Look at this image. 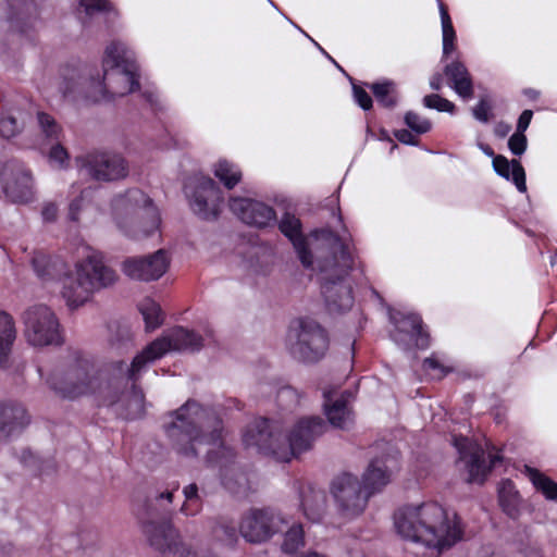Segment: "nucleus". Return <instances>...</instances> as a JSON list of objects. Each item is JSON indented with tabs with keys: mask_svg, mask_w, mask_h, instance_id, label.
I'll list each match as a JSON object with an SVG mask.
<instances>
[{
	"mask_svg": "<svg viewBox=\"0 0 557 557\" xmlns=\"http://www.w3.org/2000/svg\"><path fill=\"white\" fill-rule=\"evenodd\" d=\"M171 416L173 420L165 426V432L175 451L196 457L199 446H209L206 461L219 470L223 485L235 494L245 492L246 473L237 467L234 450L224 442L223 422L216 412L195 400H187Z\"/></svg>",
	"mask_w": 557,
	"mask_h": 557,
	"instance_id": "obj_1",
	"label": "nucleus"
},
{
	"mask_svg": "<svg viewBox=\"0 0 557 557\" xmlns=\"http://www.w3.org/2000/svg\"><path fill=\"white\" fill-rule=\"evenodd\" d=\"M34 271L44 281L59 280L62 283V297L70 308L86 304L94 293L112 286L117 281L116 272L110 268L102 252L88 249L73 270L58 258L35 252L32 258Z\"/></svg>",
	"mask_w": 557,
	"mask_h": 557,
	"instance_id": "obj_2",
	"label": "nucleus"
},
{
	"mask_svg": "<svg viewBox=\"0 0 557 557\" xmlns=\"http://www.w3.org/2000/svg\"><path fill=\"white\" fill-rule=\"evenodd\" d=\"M102 66V79L87 78L78 69L66 67L59 86L63 97L79 94L92 101H99L107 96H125L139 87L137 66L122 42L113 41L106 48Z\"/></svg>",
	"mask_w": 557,
	"mask_h": 557,
	"instance_id": "obj_3",
	"label": "nucleus"
},
{
	"mask_svg": "<svg viewBox=\"0 0 557 557\" xmlns=\"http://www.w3.org/2000/svg\"><path fill=\"white\" fill-rule=\"evenodd\" d=\"M394 524L405 540L442 552L462 539L461 521L436 502L406 505L394 513Z\"/></svg>",
	"mask_w": 557,
	"mask_h": 557,
	"instance_id": "obj_4",
	"label": "nucleus"
},
{
	"mask_svg": "<svg viewBox=\"0 0 557 557\" xmlns=\"http://www.w3.org/2000/svg\"><path fill=\"white\" fill-rule=\"evenodd\" d=\"M325 430L326 424L322 418L305 417L295 423L287 435H283L277 421L258 418L246 428L243 442L247 447H255L260 453L286 462L310 449Z\"/></svg>",
	"mask_w": 557,
	"mask_h": 557,
	"instance_id": "obj_5",
	"label": "nucleus"
},
{
	"mask_svg": "<svg viewBox=\"0 0 557 557\" xmlns=\"http://www.w3.org/2000/svg\"><path fill=\"white\" fill-rule=\"evenodd\" d=\"M317 242L327 245V252H317L313 269L321 274V290L327 310L341 313L354 305L351 286L346 276L354 265V258L346 239L331 230L315 233Z\"/></svg>",
	"mask_w": 557,
	"mask_h": 557,
	"instance_id": "obj_6",
	"label": "nucleus"
},
{
	"mask_svg": "<svg viewBox=\"0 0 557 557\" xmlns=\"http://www.w3.org/2000/svg\"><path fill=\"white\" fill-rule=\"evenodd\" d=\"M117 363L123 364L125 371L129 368L124 361H113L98 370L90 358L75 352L65 372L63 374L52 372L46 379V383L62 398L75 399L89 394H99L104 399L113 380L116 382L129 380L126 375H120L115 369Z\"/></svg>",
	"mask_w": 557,
	"mask_h": 557,
	"instance_id": "obj_7",
	"label": "nucleus"
},
{
	"mask_svg": "<svg viewBox=\"0 0 557 557\" xmlns=\"http://www.w3.org/2000/svg\"><path fill=\"white\" fill-rule=\"evenodd\" d=\"M203 346L202 337L194 331L182 326L174 327L161 337L150 343L141 352H139L125 371L123 364L117 363L115 369L120 375H126L132 380H137L156 360L162 358L169 351H197Z\"/></svg>",
	"mask_w": 557,
	"mask_h": 557,
	"instance_id": "obj_8",
	"label": "nucleus"
},
{
	"mask_svg": "<svg viewBox=\"0 0 557 557\" xmlns=\"http://www.w3.org/2000/svg\"><path fill=\"white\" fill-rule=\"evenodd\" d=\"M286 347L289 354L302 362H317L329 347L325 330L309 318H301L290 323Z\"/></svg>",
	"mask_w": 557,
	"mask_h": 557,
	"instance_id": "obj_9",
	"label": "nucleus"
},
{
	"mask_svg": "<svg viewBox=\"0 0 557 557\" xmlns=\"http://www.w3.org/2000/svg\"><path fill=\"white\" fill-rule=\"evenodd\" d=\"M24 336L35 347L60 345V323L54 312L45 305H33L22 314Z\"/></svg>",
	"mask_w": 557,
	"mask_h": 557,
	"instance_id": "obj_10",
	"label": "nucleus"
},
{
	"mask_svg": "<svg viewBox=\"0 0 557 557\" xmlns=\"http://www.w3.org/2000/svg\"><path fill=\"white\" fill-rule=\"evenodd\" d=\"M114 219L121 228H124V218L139 216L147 219L143 236H149L157 231L160 218L152 200L140 189H129L124 195L116 196L112 201Z\"/></svg>",
	"mask_w": 557,
	"mask_h": 557,
	"instance_id": "obj_11",
	"label": "nucleus"
},
{
	"mask_svg": "<svg viewBox=\"0 0 557 557\" xmlns=\"http://www.w3.org/2000/svg\"><path fill=\"white\" fill-rule=\"evenodd\" d=\"M287 525L288 517L283 512L271 508H255L243 515L239 532L250 543H262L283 532Z\"/></svg>",
	"mask_w": 557,
	"mask_h": 557,
	"instance_id": "obj_12",
	"label": "nucleus"
},
{
	"mask_svg": "<svg viewBox=\"0 0 557 557\" xmlns=\"http://www.w3.org/2000/svg\"><path fill=\"white\" fill-rule=\"evenodd\" d=\"M79 173L98 182L122 180L128 174L126 160L119 153L91 151L75 158Z\"/></svg>",
	"mask_w": 557,
	"mask_h": 557,
	"instance_id": "obj_13",
	"label": "nucleus"
},
{
	"mask_svg": "<svg viewBox=\"0 0 557 557\" xmlns=\"http://www.w3.org/2000/svg\"><path fill=\"white\" fill-rule=\"evenodd\" d=\"M331 493L339 512L348 518L362 513L371 496L366 486L362 487L359 479L351 473H343L335 478Z\"/></svg>",
	"mask_w": 557,
	"mask_h": 557,
	"instance_id": "obj_14",
	"label": "nucleus"
},
{
	"mask_svg": "<svg viewBox=\"0 0 557 557\" xmlns=\"http://www.w3.org/2000/svg\"><path fill=\"white\" fill-rule=\"evenodd\" d=\"M453 444L466 465L470 483L482 484L488 472L502 461L498 453H490L486 457L484 449L467 437L453 436Z\"/></svg>",
	"mask_w": 557,
	"mask_h": 557,
	"instance_id": "obj_15",
	"label": "nucleus"
},
{
	"mask_svg": "<svg viewBox=\"0 0 557 557\" xmlns=\"http://www.w3.org/2000/svg\"><path fill=\"white\" fill-rule=\"evenodd\" d=\"M139 379L122 382L113 380L103 399L108 406H115L117 414L126 420L140 418L145 412L144 393L136 386Z\"/></svg>",
	"mask_w": 557,
	"mask_h": 557,
	"instance_id": "obj_16",
	"label": "nucleus"
},
{
	"mask_svg": "<svg viewBox=\"0 0 557 557\" xmlns=\"http://www.w3.org/2000/svg\"><path fill=\"white\" fill-rule=\"evenodd\" d=\"M1 188L5 197L15 203H27L34 199V180L24 163L8 161L0 172Z\"/></svg>",
	"mask_w": 557,
	"mask_h": 557,
	"instance_id": "obj_17",
	"label": "nucleus"
},
{
	"mask_svg": "<svg viewBox=\"0 0 557 557\" xmlns=\"http://www.w3.org/2000/svg\"><path fill=\"white\" fill-rule=\"evenodd\" d=\"M184 188L194 213L203 220L214 219L218 215L215 200L219 198V188L211 177L195 175L186 182Z\"/></svg>",
	"mask_w": 557,
	"mask_h": 557,
	"instance_id": "obj_18",
	"label": "nucleus"
},
{
	"mask_svg": "<svg viewBox=\"0 0 557 557\" xmlns=\"http://www.w3.org/2000/svg\"><path fill=\"white\" fill-rule=\"evenodd\" d=\"M143 531L150 545L169 557H196L194 552L178 541V534L169 521H147Z\"/></svg>",
	"mask_w": 557,
	"mask_h": 557,
	"instance_id": "obj_19",
	"label": "nucleus"
},
{
	"mask_svg": "<svg viewBox=\"0 0 557 557\" xmlns=\"http://www.w3.org/2000/svg\"><path fill=\"white\" fill-rule=\"evenodd\" d=\"M278 227L281 232L293 243L298 258L305 268L313 269L317 252H327V245L321 240L317 242L315 233L320 230L312 233V242L310 243V249H308V244L301 235L300 220L295 215L285 213L280 221ZM323 230L324 228L321 231Z\"/></svg>",
	"mask_w": 557,
	"mask_h": 557,
	"instance_id": "obj_20",
	"label": "nucleus"
},
{
	"mask_svg": "<svg viewBox=\"0 0 557 557\" xmlns=\"http://www.w3.org/2000/svg\"><path fill=\"white\" fill-rule=\"evenodd\" d=\"M169 259L164 250H158L146 257L128 258L123 262V273L132 280L156 281L168 270Z\"/></svg>",
	"mask_w": 557,
	"mask_h": 557,
	"instance_id": "obj_21",
	"label": "nucleus"
},
{
	"mask_svg": "<svg viewBox=\"0 0 557 557\" xmlns=\"http://www.w3.org/2000/svg\"><path fill=\"white\" fill-rule=\"evenodd\" d=\"M230 208L244 223L256 227L261 228L273 225L276 220V214L272 207L249 198H231Z\"/></svg>",
	"mask_w": 557,
	"mask_h": 557,
	"instance_id": "obj_22",
	"label": "nucleus"
},
{
	"mask_svg": "<svg viewBox=\"0 0 557 557\" xmlns=\"http://www.w3.org/2000/svg\"><path fill=\"white\" fill-rule=\"evenodd\" d=\"M335 389H324V413L330 424L334 428L348 430L354 424V413L350 408L352 394L345 391L339 397H335Z\"/></svg>",
	"mask_w": 557,
	"mask_h": 557,
	"instance_id": "obj_23",
	"label": "nucleus"
},
{
	"mask_svg": "<svg viewBox=\"0 0 557 557\" xmlns=\"http://www.w3.org/2000/svg\"><path fill=\"white\" fill-rule=\"evenodd\" d=\"M29 423L25 408L17 403H0V441L20 434Z\"/></svg>",
	"mask_w": 557,
	"mask_h": 557,
	"instance_id": "obj_24",
	"label": "nucleus"
},
{
	"mask_svg": "<svg viewBox=\"0 0 557 557\" xmlns=\"http://www.w3.org/2000/svg\"><path fill=\"white\" fill-rule=\"evenodd\" d=\"M444 74L447 77L448 85L454 91L465 100L473 97V82L471 74L466 65L460 61H453L445 65Z\"/></svg>",
	"mask_w": 557,
	"mask_h": 557,
	"instance_id": "obj_25",
	"label": "nucleus"
},
{
	"mask_svg": "<svg viewBox=\"0 0 557 557\" xmlns=\"http://www.w3.org/2000/svg\"><path fill=\"white\" fill-rule=\"evenodd\" d=\"M392 459H374L371 461L363 474L364 486L370 492V495L380 491L391 480L392 466L394 463Z\"/></svg>",
	"mask_w": 557,
	"mask_h": 557,
	"instance_id": "obj_26",
	"label": "nucleus"
},
{
	"mask_svg": "<svg viewBox=\"0 0 557 557\" xmlns=\"http://www.w3.org/2000/svg\"><path fill=\"white\" fill-rule=\"evenodd\" d=\"M494 171L506 180H511L520 193L527 191L525 172L520 161L498 154L493 159Z\"/></svg>",
	"mask_w": 557,
	"mask_h": 557,
	"instance_id": "obj_27",
	"label": "nucleus"
},
{
	"mask_svg": "<svg viewBox=\"0 0 557 557\" xmlns=\"http://www.w3.org/2000/svg\"><path fill=\"white\" fill-rule=\"evenodd\" d=\"M301 508L308 520L319 522L324 516L326 509L325 493L312 487H308L306 491H302Z\"/></svg>",
	"mask_w": 557,
	"mask_h": 557,
	"instance_id": "obj_28",
	"label": "nucleus"
},
{
	"mask_svg": "<svg viewBox=\"0 0 557 557\" xmlns=\"http://www.w3.org/2000/svg\"><path fill=\"white\" fill-rule=\"evenodd\" d=\"M16 337L15 323L8 312L0 311V368L8 369L10 354Z\"/></svg>",
	"mask_w": 557,
	"mask_h": 557,
	"instance_id": "obj_29",
	"label": "nucleus"
},
{
	"mask_svg": "<svg viewBox=\"0 0 557 557\" xmlns=\"http://www.w3.org/2000/svg\"><path fill=\"white\" fill-rule=\"evenodd\" d=\"M37 124L39 135L34 147L44 152L48 148L49 144L60 139L62 128L55 119L46 112L37 113Z\"/></svg>",
	"mask_w": 557,
	"mask_h": 557,
	"instance_id": "obj_30",
	"label": "nucleus"
},
{
	"mask_svg": "<svg viewBox=\"0 0 557 557\" xmlns=\"http://www.w3.org/2000/svg\"><path fill=\"white\" fill-rule=\"evenodd\" d=\"M498 502L503 511L510 518L517 519L520 510V497L516 491L515 484L510 480H505L498 488Z\"/></svg>",
	"mask_w": 557,
	"mask_h": 557,
	"instance_id": "obj_31",
	"label": "nucleus"
},
{
	"mask_svg": "<svg viewBox=\"0 0 557 557\" xmlns=\"http://www.w3.org/2000/svg\"><path fill=\"white\" fill-rule=\"evenodd\" d=\"M397 329L400 332H410L416 337L417 346L425 348L429 345L428 335L424 334L422 329V319L417 313H409L403 315L400 319L393 317Z\"/></svg>",
	"mask_w": 557,
	"mask_h": 557,
	"instance_id": "obj_32",
	"label": "nucleus"
},
{
	"mask_svg": "<svg viewBox=\"0 0 557 557\" xmlns=\"http://www.w3.org/2000/svg\"><path fill=\"white\" fill-rule=\"evenodd\" d=\"M282 533H284V537L281 548L284 553L295 554L305 546V532L301 523L288 518V525L284 528Z\"/></svg>",
	"mask_w": 557,
	"mask_h": 557,
	"instance_id": "obj_33",
	"label": "nucleus"
},
{
	"mask_svg": "<svg viewBox=\"0 0 557 557\" xmlns=\"http://www.w3.org/2000/svg\"><path fill=\"white\" fill-rule=\"evenodd\" d=\"M214 175L227 188H234L242 180L240 169L225 160L221 159L214 164Z\"/></svg>",
	"mask_w": 557,
	"mask_h": 557,
	"instance_id": "obj_34",
	"label": "nucleus"
},
{
	"mask_svg": "<svg viewBox=\"0 0 557 557\" xmlns=\"http://www.w3.org/2000/svg\"><path fill=\"white\" fill-rule=\"evenodd\" d=\"M376 101L384 108L393 109L397 104L398 94L396 85L392 81H384L381 83H373L369 85Z\"/></svg>",
	"mask_w": 557,
	"mask_h": 557,
	"instance_id": "obj_35",
	"label": "nucleus"
},
{
	"mask_svg": "<svg viewBox=\"0 0 557 557\" xmlns=\"http://www.w3.org/2000/svg\"><path fill=\"white\" fill-rule=\"evenodd\" d=\"M442 33H443V58H447L455 50L456 32L445 4L438 1Z\"/></svg>",
	"mask_w": 557,
	"mask_h": 557,
	"instance_id": "obj_36",
	"label": "nucleus"
},
{
	"mask_svg": "<svg viewBox=\"0 0 557 557\" xmlns=\"http://www.w3.org/2000/svg\"><path fill=\"white\" fill-rule=\"evenodd\" d=\"M138 309L144 318L148 331L156 330L163 323V313L159 304L151 298L143 299Z\"/></svg>",
	"mask_w": 557,
	"mask_h": 557,
	"instance_id": "obj_37",
	"label": "nucleus"
},
{
	"mask_svg": "<svg viewBox=\"0 0 557 557\" xmlns=\"http://www.w3.org/2000/svg\"><path fill=\"white\" fill-rule=\"evenodd\" d=\"M525 471L536 490L541 491L548 499H557V482H554L536 469L525 467Z\"/></svg>",
	"mask_w": 557,
	"mask_h": 557,
	"instance_id": "obj_38",
	"label": "nucleus"
},
{
	"mask_svg": "<svg viewBox=\"0 0 557 557\" xmlns=\"http://www.w3.org/2000/svg\"><path fill=\"white\" fill-rule=\"evenodd\" d=\"M185 496V503L183 504L181 511L186 516H194L199 512L201 508V502L198 494V486L195 483L188 484L183 488Z\"/></svg>",
	"mask_w": 557,
	"mask_h": 557,
	"instance_id": "obj_39",
	"label": "nucleus"
},
{
	"mask_svg": "<svg viewBox=\"0 0 557 557\" xmlns=\"http://www.w3.org/2000/svg\"><path fill=\"white\" fill-rule=\"evenodd\" d=\"M300 394L290 386H283L277 391L276 401L283 410H293L300 404Z\"/></svg>",
	"mask_w": 557,
	"mask_h": 557,
	"instance_id": "obj_40",
	"label": "nucleus"
},
{
	"mask_svg": "<svg viewBox=\"0 0 557 557\" xmlns=\"http://www.w3.org/2000/svg\"><path fill=\"white\" fill-rule=\"evenodd\" d=\"M48 161L51 166L57 169H65L69 165L70 154L67 150L60 145L59 140L49 144Z\"/></svg>",
	"mask_w": 557,
	"mask_h": 557,
	"instance_id": "obj_41",
	"label": "nucleus"
},
{
	"mask_svg": "<svg viewBox=\"0 0 557 557\" xmlns=\"http://www.w3.org/2000/svg\"><path fill=\"white\" fill-rule=\"evenodd\" d=\"M405 123L412 132L417 134H425L432 127V124L428 119L422 117L412 111L406 113Z\"/></svg>",
	"mask_w": 557,
	"mask_h": 557,
	"instance_id": "obj_42",
	"label": "nucleus"
},
{
	"mask_svg": "<svg viewBox=\"0 0 557 557\" xmlns=\"http://www.w3.org/2000/svg\"><path fill=\"white\" fill-rule=\"evenodd\" d=\"M424 107L429 109H435L440 112H449L453 113L455 111V104L446 98L441 97L437 94L426 95L423 98Z\"/></svg>",
	"mask_w": 557,
	"mask_h": 557,
	"instance_id": "obj_43",
	"label": "nucleus"
},
{
	"mask_svg": "<svg viewBox=\"0 0 557 557\" xmlns=\"http://www.w3.org/2000/svg\"><path fill=\"white\" fill-rule=\"evenodd\" d=\"M20 124L14 116L8 115L0 119V135L3 138L14 137L20 132Z\"/></svg>",
	"mask_w": 557,
	"mask_h": 557,
	"instance_id": "obj_44",
	"label": "nucleus"
},
{
	"mask_svg": "<svg viewBox=\"0 0 557 557\" xmlns=\"http://www.w3.org/2000/svg\"><path fill=\"white\" fill-rule=\"evenodd\" d=\"M528 139L523 133H513L508 140V148L515 156H521L527 150Z\"/></svg>",
	"mask_w": 557,
	"mask_h": 557,
	"instance_id": "obj_45",
	"label": "nucleus"
},
{
	"mask_svg": "<svg viewBox=\"0 0 557 557\" xmlns=\"http://www.w3.org/2000/svg\"><path fill=\"white\" fill-rule=\"evenodd\" d=\"M21 461L25 465V467L34 471L35 474L42 475L45 473L42 462H40L30 450H23L21 455Z\"/></svg>",
	"mask_w": 557,
	"mask_h": 557,
	"instance_id": "obj_46",
	"label": "nucleus"
},
{
	"mask_svg": "<svg viewBox=\"0 0 557 557\" xmlns=\"http://www.w3.org/2000/svg\"><path fill=\"white\" fill-rule=\"evenodd\" d=\"M81 5L84 7L88 15L111 10V2L109 0H82Z\"/></svg>",
	"mask_w": 557,
	"mask_h": 557,
	"instance_id": "obj_47",
	"label": "nucleus"
},
{
	"mask_svg": "<svg viewBox=\"0 0 557 557\" xmlns=\"http://www.w3.org/2000/svg\"><path fill=\"white\" fill-rule=\"evenodd\" d=\"M87 206L85 203V191H82L81 196L71 201L69 207V219L73 222L79 221V212L86 211Z\"/></svg>",
	"mask_w": 557,
	"mask_h": 557,
	"instance_id": "obj_48",
	"label": "nucleus"
},
{
	"mask_svg": "<svg viewBox=\"0 0 557 557\" xmlns=\"http://www.w3.org/2000/svg\"><path fill=\"white\" fill-rule=\"evenodd\" d=\"M492 110V106L491 103L488 102L487 99H481L479 101V103L473 108L472 112H473V116L482 122V123H487L488 120H490V112Z\"/></svg>",
	"mask_w": 557,
	"mask_h": 557,
	"instance_id": "obj_49",
	"label": "nucleus"
},
{
	"mask_svg": "<svg viewBox=\"0 0 557 557\" xmlns=\"http://www.w3.org/2000/svg\"><path fill=\"white\" fill-rule=\"evenodd\" d=\"M352 92L355 101L360 108L363 110H370L372 108V98L362 87L354 85Z\"/></svg>",
	"mask_w": 557,
	"mask_h": 557,
	"instance_id": "obj_50",
	"label": "nucleus"
},
{
	"mask_svg": "<svg viewBox=\"0 0 557 557\" xmlns=\"http://www.w3.org/2000/svg\"><path fill=\"white\" fill-rule=\"evenodd\" d=\"M12 11V17L23 18V16L32 11L34 4L29 0H21V3H15L13 0L9 1Z\"/></svg>",
	"mask_w": 557,
	"mask_h": 557,
	"instance_id": "obj_51",
	"label": "nucleus"
},
{
	"mask_svg": "<svg viewBox=\"0 0 557 557\" xmlns=\"http://www.w3.org/2000/svg\"><path fill=\"white\" fill-rule=\"evenodd\" d=\"M423 368L425 371H437V373L433 375L434 377L437 379L443 377L447 373V370L444 368L443 364L440 363V361L435 357L426 358L423 361Z\"/></svg>",
	"mask_w": 557,
	"mask_h": 557,
	"instance_id": "obj_52",
	"label": "nucleus"
},
{
	"mask_svg": "<svg viewBox=\"0 0 557 557\" xmlns=\"http://www.w3.org/2000/svg\"><path fill=\"white\" fill-rule=\"evenodd\" d=\"M395 137L403 144L416 146L418 145V139L416 136L408 129H398L394 133Z\"/></svg>",
	"mask_w": 557,
	"mask_h": 557,
	"instance_id": "obj_53",
	"label": "nucleus"
},
{
	"mask_svg": "<svg viewBox=\"0 0 557 557\" xmlns=\"http://www.w3.org/2000/svg\"><path fill=\"white\" fill-rule=\"evenodd\" d=\"M41 215L45 222H54L58 216V207L52 202L46 203L42 207Z\"/></svg>",
	"mask_w": 557,
	"mask_h": 557,
	"instance_id": "obj_54",
	"label": "nucleus"
},
{
	"mask_svg": "<svg viewBox=\"0 0 557 557\" xmlns=\"http://www.w3.org/2000/svg\"><path fill=\"white\" fill-rule=\"evenodd\" d=\"M532 116L533 112L531 110H524L518 119L516 132L524 134L531 123Z\"/></svg>",
	"mask_w": 557,
	"mask_h": 557,
	"instance_id": "obj_55",
	"label": "nucleus"
},
{
	"mask_svg": "<svg viewBox=\"0 0 557 557\" xmlns=\"http://www.w3.org/2000/svg\"><path fill=\"white\" fill-rule=\"evenodd\" d=\"M511 131V125L506 122H498L495 125L494 133L499 138H505Z\"/></svg>",
	"mask_w": 557,
	"mask_h": 557,
	"instance_id": "obj_56",
	"label": "nucleus"
},
{
	"mask_svg": "<svg viewBox=\"0 0 557 557\" xmlns=\"http://www.w3.org/2000/svg\"><path fill=\"white\" fill-rule=\"evenodd\" d=\"M443 86V76L441 73H435L431 76L430 78V87L433 89V90H441Z\"/></svg>",
	"mask_w": 557,
	"mask_h": 557,
	"instance_id": "obj_57",
	"label": "nucleus"
},
{
	"mask_svg": "<svg viewBox=\"0 0 557 557\" xmlns=\"http://www.w3.org/2000/svg\"><path fill=\"white\" fill-rule=\"evenodd\" d=\"M479 148L487 156V157H492L494 159L495 153H494V150L488 146V145H485V144H482L480 143L479 144Z\"/></svg>",
	"mask_w": 557,
	"mask_h": 557,
	"instance_id": "obj_58",
	"label": "nucleus"
},
{
	"mask_svg": "<svg viewBox=\"0 0 557 557\" xmlns=\"http://www.w3.org/2000/svg\"><path fill=\"white\" fill-rule=\"evenodd\" d=\"M524 95H525L527 97H529L530 99L535 100V99H537V98H539L540 92H539L537 90H535V89H531V88H530V89H525V90H524Z\"/></svg>",
	"mask_w": 557,
	"mask_h": 557,
	"instance_id": "obj_59",
	"label": "nucleus"
},
{
	"mask_svg": "<svg viewBox=\"0 0 557 557\" xmlns=\"http://www.w3.org/2000/svg\"><path fill=\"white\" fill-rule=\"evenodd\" d=\"M235 537V529L232 527H225V540L232 541Z\"/></svg>",
	"mask_w": 557,
	"mask_h": 557,
	"instance_id": "obj_60",
	"label": "nucleus"
},
{
	"mask_svg": "<svg viewBox=\"0 0 557 557\" xmlns=\"http://www.w3.org/2000/svg\"><path fill=\"white\" fill-rule=\"evenodd\" d=\"M145 98L151 106H154L157 103V96L154 92H146Z\"/></svg>",
	"mask_w": 557,
	"mask_h": 557,
	"instance_id": "obj_61",
	"label": "nucleus"
},
{
	"mask_svg": "<svg viewBox=\"0 0 557 557\" xmlns=\"http://www.w3.org/2000/svg\"><path fill=\"white\" fill-rule=\"evenodd\" d=\"M172 497H173L172 492H164V493H161L158 496V499H160V500L165 499L168 503H171L172 502Z\"/></svg>",
	"mask_w": 557,
	"mask_h": 557,
	"instance_id": "obj_62",
	"label": "nucleus"
},
{
	"mask_svg": "<svg viewBox=\"0 0 557 557\" xmlns=\"http://www.w3.org/2000/svg\"><path fill=\"white\" fill-rule=\"evenodd\" d=\"M128 236H132L134 238H139L140 234L136 231H125Z\"/></svg>",
	"mask_w": 557,
	"mask_h": 557,
	"instance_id": "obj_63",
	"label": "nucleus"
},
{
	"mask_svg": "<svg viewBox=\"0 0 557 557\" xmlns=\"http://www.w3.org/2000/svg\"><path fill=\"white\" fill-rule=\"evenodd\" d=\"M315 45L319 47V50H321L332 62H334V59H332L323 49L320 47L317 42Z\"/></svg>",
	"mask_w": 557,
	"mask_h": 557,
	"instance_id": "obj_64",
	"label": "nucleus"
}]
</instances>
